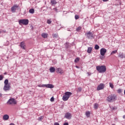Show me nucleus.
I'll use <instances>...</instances> for the list:
<instances>
[{
    "label": "nucleus",
    "mask_w": 125,
    "mask_h": 125,
    "mask_svg": "<svg viewBox=\"0 0 125 125\" xmlns=\"http://www.w3.org/2000/svg\"><path fill=\"white\" fill-rule=\"evenodd\" d=\"M96 70L99 73H105L106 72V66L104 65H98L96 66Z\"/></svg>",
    "instance_id": "obj_1"
},
{
    "label": "nucleus",
    "mask_w": 125,
    "mask_h": 125,
    "mask_svg": "<svg viewBox=\"0 0 125 125\" xmlns=\"http://www.w3.org/2000/svg\"><path fill=\"white\" fill-rule=\"evenodd\" d=\"M72 95V93L71 92H66L64 93V95L62 96V100L63 101H67L70 97Z\"/></svg>",
    "instance_id": "obj_2"
},
{
    "label": "nucleus",
    "mask_w": 125,
    "mask_h": 125,
    "mask_svg": "<svg viewBox=\"0 0 125 125\" xmlns=\"http://www.w3.org/2000/svg\"><path fill=\"white\" fill-rule=\"evenodd\" d=\"M20 25H28L29 24V20L28 19H22L19 21Z\"/></svg>",
    "instance_id": "obj_3"
},
{
    "label": "nucleus",
    "mask_w": 125,
    "mask_h": 125,
    "mask_svg": "<svg viewBox=\"0 0 125 125\" xmlns=\"http://www.w3.org/2000/svg\"><path fill=\"white\" fill-rule=\"evenodd\" d=\"M116 97L114 95H110L107 97V100L108 102H113L115 101Z\"/></svg>",
    "instance_id": "obj_4"
},
{
    "label": "nucleus",
    "mask_w": 125,
    "mask_h": 125,
    "mask_svg": "<svg viewBox=\"0 0 125 125\" xmlns=\"http://www.w3.org/2000/svg\"><path fill=\"white\" fill-rule=\"evenodd\" d=\"M7 103L9 104V105H11L12 104H17V102H16V100H15V99L14 98H10L9 99V100L7 101Z\"/></svg>",
    "instance_id": "obj_5"
},
{
    "label": "nucleus",
    "mask_w": 125,
    "mask_h": 125,
    "mask_svg": "<svg viewBox=\"0 0 125 125\" xmlns=\"http://www.w3.org/2000/svg\"><path fill=\"white\" fill-rule=\"evenodd\" d=\"M86 36L88 39L90 40H92L93 38V33L89 31L88 33H86Z\"/></svg>",
    "instance_id": "obj_6"
},
{
    "label": "nucleus",
    "mask_w": 125,
    "mask_h": 125,
    "mask_svg": "<svg viewBox=\"0 0 125 125\" xmlns=\"http://www.w3.org/2000/svg\"><path fill=\"white\" fill-rule=\"evenodd\" d=\"M104 87H105V85L103 83H100L97 88V90H102V89H104Z\"/></svg>",
    "instance_id": "obj_7"
},
{
    "label": "nucleus",
    "mask_w": 125,
    "mask_h": 125,
    "mask_svg": "<svg viewBox=\"0 0 125 125\" xmlns=\"http://www.w3.org/2000/svg\"><path fill=\"white\" fill-rule=\"evenodd\" d=\"M106 52H107V49H106L105 48H102L100 50V53H101V55H102V56H104V55H105V54Z\"/></svg>",
    "instance_id": "obj_8"
},
{
    "label": "nucleus",
    "mask_w": 125,
    "mask_h": 125,
    "mask_svg": "<svg viewBox=\"0 0 125 125\" xmlns=\"http://www.w3.org/2000/svg\"><path fill=\"white\" fill-rule=\"evenodd\" d=\"M64 118L67 120H70L72 118V114L70 112H67L65 114Z\"/></svg>",
    "instance_id": "obj_9"
},
{
    "label": "nucleus",
    "mask_w": 125,
    "mask_h": 125,
    "mask_svg": "<svg viewBox=\"0 0 125 125\" xmlns=\"http://www.w3.org/2000/svg\"><path fill=\"white\" fill-rule=\"evenodd\" d=\"M3 89L4 90V91H7V90H9V89H10V84H9L4 85Z\"/></svg>",
    "instance_id": "obj_10"
},
{
    "label": "nucleus",
    "mask_w": 125,
    "mask_h": 125,
    "mask_svg": "<svg viewBox=\"0 0 125 125\" xmlns=\"http://www.w3.org/2000/svg\"><path fill=\"white\" fill-rule=\"evenodd\" d=\"M56 70H57V73H58L59 74H61V75H62V74H64V71L61 68H58L56 69Z\"/></svg>",
    "instance_id": "obj_11"
},
{
    "label": "nucleus",
    "mask_w": 125,
    "mask_h": 125,
    "mask_svg": "<svg viewBox=\"0 0 125 125\" xmlns=\"http://www.w3.org/2000/svg\"><path fill=\"white\" fill-rule=\"evenodd\" d=\"M18 7V5H14L12 8H11V11L12 12H15L16 11V9H17Z\"/></svg>",
    "instance_id": "obj_12"
},
{
    "label": "nucleus",
    "mask_w": 125,
    "mask_h": 125,
    "mask_svg": "<svg viewBox=\"0 0 125 125\" xmlns=\"http://www.w3.org/2000/svg\"><path fill=\"white\" fill-rule=\"evenodd\" d=\"M44 87H47L48 88H53L54 86L52 84H44Z\"/></svg>",
    "instance_id": "obj_13"
},
{
    "label": "nucleus",
    "mask_w": 125,
    "mask_h": 125,
    "mask_svg": "<svg viewBox=\"0 0 125 125\" xmlns=\"http://www.w3.org/2000/svg\"><path fill=\"white\" fill-rule=\"evenodd\" d=\"M21 47L22 49H26V45L23 42H21Z\"/></svg>",
    "instance_id": "obj_14"
},
{
    "label": "nucleus",
    "mask_w": 125,
    "mask_h": 125,
    "mask_svg": "<svg viewBox=\"0 0 125 125\" xmlns=\"http://www.w3.org/2000/svg\"><path fill=\"white\" fill-rule=\"evenodd\" d=\"M2 119L3 121H7L9 119V116H8L7 114L4 115Z\"/></svg>",
    "instance_id": "obj_15"
},
{
    "label": "nucleus",
    "mask_w": 125,
    "mask_h": 125,
    "mask_svg": "<svg viewBox=\"0 0 125 125\" xmlns=\"http://www.w3.org/2000/svg\"><path fill=\"white\" fill-rule=\"evenodd\" d=\"M48 36V34L47 33H43L42 34V37L43 38V39H47V36Z\"/></svg>",
    "instance_id": "obj_16"
},
{
    "label": "nucleus",
    "mask_w": 125,
    "mask_h": 125,
    "mask_svg": "<svg viewBox=\"0 0 125 125\" xmlns=\"http://www.w3.org/2000/svg\"><path fill=\"white\" fill-rule=\"evenodd\" d=\"M49 70L50 73H54L55 72V68L54 67H51Z\"/></svg>",
    "instance_id": "obj_17"
},
{
    "label": "nucleus",
    "mask_w": 125,
    "mask_h": 125,
    "mask_svg": "<svg viewBox=\"0 0 125 125\" xmlns=\"http://www.w3.org/2000/svg\"><path fill=\"white\" fill-rule=\"evenodd\" d=\"M91 51H92V47H89L87 49V53H91Z\"/></svg>",
    "instance_id": "obj_18"
},
{
    "label": "nucleus",
    "mask_w": 125,
    "mask_h": 125,
    "mask_svg": "<svg viewBox=\"0 0 125 125\" xmlns=\"http://www.w3.org/2000/svg\"><path fill=\"white\" fill-rule=\"evenodd\" d=\"M57 3V2H56V0H51V4L52 5H55Z\"/></svg>",
    "instance_id": "obj_19"
},
{
    "label": "nucleus",
    "mask_w": 125,
    "mask_h": 125,
    "mask_svg": "<svg viewBox=\"0 0 125 125\" xmlns=\"http://www.w3.org/2000/svg\"><path fill=\"white\" fill-rule=\"evenodd\" d=\"M119 57L120 58H125V54L123 53H120L119 54Z\"/></svg>",
    "instance_id": "obj_20"
},
{
    "label": "nucleus",
    "mask_w": 125,
    "mask_h": 125,
    "mask_svg": "<svg viewBox=\"0 0 125 125\" xmlns=\"http://www.w3.org/2000/svg\"><path fill=\"white\" fill-rule=\"evenodd\" d=\"M29 13H31V14H34V13H35V9H30L29 10Z\"/></svg>",
    "instance_id": "obj_21"
},
{
    "label": "nucleus",
    "mask_w": 125,
    "mask_h": 125,
    "mask_svg": "<svg viewBox=\"0 0 125 125\" xmlns=\"http://www.w3.org/2000/svg\"><path fill=\"white\" fill-rule=\"evenodd\" d=\"M85 115L87 118H89L90 116V112L89 111H87L85 112Z\"/></svg>",
    "instance_id": "obj_22"
},
{
    "label": "nucleus",
    "mask_w": 125,
    "mask_h": 125,
    "mask_svg": "<svg viewBox=\"0 0 125 125\" xmlns=\"http://www.w3.org/2000/svg\"><path fill=\"white\" fill-rule=\"evenodd\" d=\"M94 108L96 110H97V109H98V104L97 103H96V104H94Z\"/></svg>",
    "instance_id": "obj_23"
},
{
    "label": "nucleus",
    "mask_w": 125,
    "mask_h": 125,
    "mask_svg": "<svg viewBox=\"0 0 125 125\" xmlns=\"http://www.w3.org/2000/svg\"><path fill=\"white\" fill-rule=\"evenodd\" d=\"M38 120L39 121H42V120H43V116H40L38 118Z\"/></svg>",
    "instance_id": "obj_24"
},
{
    "label": "nucleus",
    "mask_w": 125,
    "mask_h": 125,
    "mask_svg": "<svg viewBox=\"0 0 125 125\" xmlns=\"http://www.w3.org/2000/svg\"><path fill=\"white\" fill-rule=\"evenodd\" d=\"M4 85L9 84H8V79H6L4 81Z\"/></svg>",
    "instance_id": "obj_25"
},
{
    "label": "nucleus",
    "mask_w": 125,
    "mask_h": 125,
    "mask_svg": "<svg viewBox=\"0 0 125 125\" xmlns=\"http://www.w3.org/2000/svg\"><path fill=\"white\" fill-rule=\"evenodd\" d=\"M53 38H55L56 39H58V34H53Z\"/></svg>",
    "instance_id": "obj_26"
},
{
    "label": "nucleus",
    "mask_w": 125,
    "mask_h": 125,
    "mask_svg": "<svg viewBox=\"0 0 125 125\" xmlns=\"http://www.w3.org/2000/svg\"><path fill=\"white\" fill-rule=\"evenodd\" d=\"M81 30H82V27H81V26L78 27L76 29L77 32H80V31H81Z\"/></svg>",
    "instance_id": "obj_27"
},
{
    "label": "nucleus",
    "mask_w": 125,
    "mask_h": 125,
    "mask_svg": "<svg viewBox=\"0 0 125 125\" xmlns=\"http://www.w3.org/2000/svg\"><path fill=\"white\" fill-rule=\"evenodd\" d=\"M82 89H83L82 88V87H80L78 88V90H77V92H81V91H82Z\"/></svg>",
    "instance_id": "obj_28"
},
{
    "label": "nucleus",
    "mask_w": 125,
    "mask_h": 125,
    "mask_svg": "<svg viewBox=\"0 0 125 125\" xmlns=\"http://www.w3.org/2000/svg\"><path fill=\"white\" fill-rule=\"evenodd\" d=\"M95 49H96V50L99 49V46L97 44H96L95 45Z\"/></svg>",
    "instance_id": "obj_29"
},
{
    "label": "nucleus",
    "mask_w": 125,
    "mask_h": 125,
    "mask_svg": "<svg viewBox=\"0 0 125 125\" xmlns=\"http://www.w3.org/2000/svg\"><path fill=\"white\" fill-rule=\"evenodd\" d=\"M117 50L113 51L111 53L110 55H113V54H115L117 53Z\"/></svg>",
    "instance_id": "obj_30"
},
{
    "label": "nucleus",
    "mask_w": 125,
    "mask_h": 125,
    "mask_svg": "<svg viewBox=\"0 0 125 125\" xmlns=\"http://www.w3.org/2000/svg\"><path fill=\"white\" fill-rule=\"evenodd\" d=\"M75 18L76 20H78V19H79V18H80V16H79V15H76L75 16Z\"/></svg>",
    "instance_id": "obj_31"
},
{
    "label": "nucleus",
    "mask_w": 125,
    "mask_h": 125,
    "mask_svg": "<svg viewBox=\"0 0 125 125\" xmlns=\"http://www.w3.org/2000/svg\"><path fill=\"white\" fill-rule=\"evenodd\" d=\"M109 86L112 88H114V85L112 83H109Z\"/></svg>",
    "instance_id": "obj_32"
},
{
    "label": "nucleus",
    "mask_w": 125,
    "mask_h": 125,
    "mask_svg": "<svg viewBox=\"0 0 125 125\" xmlns=\"http://www.w3.org/2000/svg\"><path fill=\"white\" fill-rule=\"evenodd\" d=\"M79 60H80V58H76V59L75 60L74 62H75V63H77V62H78V61H79Z\"/></svg>",
    "instance_id": "obj_33"
},
{
    "label": "nucleus",
    "mask_w": 125,
    "mask_h": 125,
    "mask_svg": "<svg viewBox=\"0 0 125 125\" xmlns=\"http://www.w3.org/2000/svg\"><path fill=\"white\" fill-rule=\"evenodd\" d=\"M3 79V76L2 75H0V81H2Z\"/></svg>",
    "instance_id": "obj_34"
},
{
    "label": "nucleus",
    "mask_w": 125,
    "mask_h": 125,
    "mask_svg": "<svg viewBox=\"0 0 125 125\" xmlns=\"http://www.w3.org/2000/svg\"><path fill=\"white\" fill-rule=\"evenodd\" d=\"M39 87H44V84H39L38 85Z\"/></svg>",
    "instance_id": "obj_35"
},
{
    "label": "nucleus",
    "mask_w": 125,
    "mask_h": 125,
    "mask_svg": "<svg viewBox=\"0 0 125 125\" xmlns=\"http://www.w3.org/2000/svg\"><path fill=\"white\" fill-rule=\"evenodd\" d=\"M47 23L48 24H51V21H50V20H48L47 21Z\"/></svg>",
    "instance_id": "obj_36"
},
{
    "label": "nucleus",
    "mask_w": 125,
    "mask_h": 125,
    "mask_svg": "<svg viewBox=\"0 0 125 125\" xmlns=\"http://www.w3.org/2000/svg\"><path fill=\"white\" fill-rule=\"evenodd\" d=\"M117 92H118V93H122V89H119L117 90Z\"/></svg>",
    "instance_id": "obj_37"
},
{
    "label": "nucleus",
    "mask_w": 125,
    "mask_h": 125,
    "mask_svg": "<svg viewBox=\"0 0 125 125\" xmlns=\"http://www.w3.org/2000/svg\"><path fill=\"white\" fill-rule=\"evenodd\" d=\"M53 10H54V11H55V12H58V10L57 9V8H54Z\"/></svg>",
    "instance_id": "obj_38"
},
{
    "label": "nucleus",
    "mask_w": 125,
    "mask_h": 125,
    "mask_svg": "<svg viewBox=\"0 0 125 125\" xmlns=\"http://www.w3.org/2000/svg\"><path fill=\"white\" fill-rule=\"evenodd\" d=\"M50 101L51 102H53V101H54V98L53 97H52V98H51L50 99Z\"/></svg>",
    "instance_id": "obj_39"
},
{
    "label": "nucleus",
    "mask_w": 125,
    "mask_h": 125,
    "mask_svg": "<svg viewBox=\"0 0 125 125\" xmlns=\"http://www.w3.org/2000/svg\"><path fill=\"white\" fill-rule=\"evenodd\" d=\"M87 74L88 76H91V73H90V72H87Z\"/></svg>",
    "instance_id": "obj_40"
},
{
    "label": "nucleus",
    "mask_w": 125,
    "mask_h": 125,
    "mask_svg": "<svg viewBox=\"0 0 125 125\" xmlns=\"http://www.w3.org/2000/svg\"><path fill=\"white\" fill-rule=\"evenodd\" d=\"M54 125H59V123H55Z\"/></svg>",
    "instance_id": "obj_41"
},
{
    "label": "nucleus",
    "mask_w": 125,
    "mask_h": 125,
    "mask_svg": "<svg viewBox=\"0 0 125 125\" xmlns=\"http://www.w3.org/2000/svg\"><path fill=\"white\" fill-rule=\"evenodd\" d=\"M63 125H69V124L68 123H65Z\"/></svg>",
    "instance_id": "obj_42"
},
{
    "label": "nucleus",
    "mask_w": 125,
    "mask_h": 125,
    "mask_svg": "<svg viewBox=\"0 0 125 125\" xmlns=\"http://www.w3.org/2000/svg\"><path fill=\"white\" fill-rule=\"evenodd\" d=\"M104 59V57H100V59Z\"/></svg>",
    "instance_id": "obj_43"
},
{
    "label": "nucleus",
    "mask_w": 125,
    "mask_h": 125,
    "mask_svg": "<svg viewBox=\"0 0 125 125\" xmlns=\"http://www.w3.org/2000/svg\"><path fill=\"white\" fill-rule=\"evenodd\" d=\"M2 96V94L0 93V97H1Z\"/></svg>",
    "instance_id": "obj_44"
},
{
    "label": "nucleus",
    "mask_w": 125,
    "mask_h": 125,
    "mask_svg": "<svg viewBox=\"0 0 125 125\" xmlns=\"http://www.w3.org/2000/svg\"><path fill=\"white\" fill-rule=\"evenodd\" d=\"M10 125H14V124H13V123H11V124H10Z\"/></svg>",
    "instance_id": "obj_45"
},
{
    "label": "nucleus",
    "mask_w": 125,
    "mask_h": 125,
    "mask_svg": "<svg viewBox=\"0 0 125 125\" xmlns=\"http://www.w3.org/2000/svg\"><path fill=\"white\" fill-rule=\"evenodd\" d=\"M76 68H77V69H79V68H80V67L78 66H76Z\"/></svg>",
    "instance_id": "obj_46"
},
{
    "label": "nucleus",
    "mask_w": 125,
    "mask_h": 125,
    "mask_svg": "<svg viewBox=\"0 0 125 125\" xmlns=\"http://www.w3.org/2000/svg\"><path fill=\"white\" fill-rule=\"evenodd\" d=\"M104 1H108V0H103Z\"/></svg>",
    "instance_id": "obj_47"
},
{
    "label": "nucleus",
    "mask_w": 125,
    "mask_h": 125,
    "mask_svg": "<svg viewBox=\"0 0 125 125\" xmlns=\"http://www.w3.org/2000/svg\"><path fill=\"white\" fill-rule=\"evenodd\" d=\"M123 119H125V115L123 116Z\"/></svg>",
    "instance_id": "obj_48"
},
{
    "label": "nucleus",
    "mask_w": 125,
    "mask_h": 125,
    "mask_svg": "<svg viewBox=\"0 0 125 125\" xmlns=\"http://www.w3.org/2000/svg\"><path fill=\"white\" fill-rule=\"evenodd\" d=\"M110 108H111V109H112V110H114V107L112 108V107H110Z\"/></svg>",
    "instance_id": "obj_49"
},
{
    "label": "nucleus",
    "mask_w": 125,
    "mask_h": 125,
    "mask_svg": "<svg viewBox=\"0 0 125 125\" xmlns=\"http://www.w3.org/2000/svg\"><path fill=\"white\" fill-rule=\"evenodd\" d=\"M6 72H5L4 73V75H6Z\"/></svg>",
    "instance_id": "obj_50"
},
{
    "label": "nucleus",
    "mask_w": 125,
    "mask_h": 125,
    "mask_svg": "<svg viewBox=\"0 0 125 125\" xmlns=\"http://www.w3.org/2000/svg\"><path fill=\"white\" fill-rule=\"evenodd\" d=\"M124 94H125V90H124Z\"/></svg>",
    "instance_id": "obj_51"
},
{
    "label": "nucleus",
    "mask_w": 125,
    "mask_h": 125,
    "mask_svg": "<svg viewBox=\"0 0 125 125\" xmlns=\"http://www.w3.org/2000/svg\"><path fill=\"white\" fill-rule=\"evenodd\" d=\"M112 125H115V124H112Z\"/></svg>",
    "instance_id": "obj_52"
}]
</instances>
